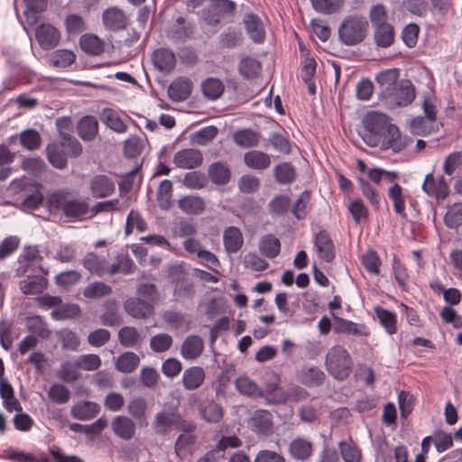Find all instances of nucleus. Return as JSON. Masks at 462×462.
<instances>
[{"instance_id":"nucleus-59","label":"nucleus","mask_w":462,"mask_h":462,"mask_svg":"<svg viewBox=\"0 0 462 462\" xmlns=\"http://www.w3.org/2000/svg\"><path fill=\"white\" fill-rule=\"evenodd\" d=\"M79 366L77 361L75 362H65L61 365L58 376L60 380L66 383H73L77 381L80 374L79 373Z\"/></svg>"},{"instance_id":"nucleus-13","label":"nucleus","mask_w":462,"mask_h":462,"mask_svg":"<svg viewBox=\"0 0 462 462\" xmlns=\"http://www.w3.org/2000/svg\"><path fill=\"white\" fill-rule=\"evenodd\" d=\"M207 172L209 180L215 185H226L232 179L231 167L224 161H217L209 164Z\"/></svg>"},{"instance_id":"nucleus-21","label":"nucleus","mask_w":462,"mask_h":462,"mask_svg":"<svg viewBox=\"0 0 462 462\" xmlns=\"http://www.w3.org/2000/svg\"><path fill=\"white\" fill-rule=\"evenodd\" d=\"M45 274L27 275V278L19 282L21 291L24 295H35L42 293L48 286Z\"/></svg>"},{"instance_id":"nucleus-61","label":"nucleus","mask_w":462,"mask_h":462,"mask_svg":"<svg viewBox=\"0 0 462 462\" xmlns=\"http://www.w3.org/2000/svg\"><path fill=\"white\" fill-rule=\"evenodd\" d=\"M20 143L27 150H37L41 146L42 139L34 129H27L20 134Z\"/></svg>"},{"instance_id":"nucleus-19","label":"nucleus","mask_w":462,"mask_h":462,"mask_svg":"<svg viewBox=\"0 0 462 462\" xmlns=\"http://www.w3.org/2000/svg\"><path fill=\"white\" fill-rule=\"evenodd\" d=\"M223 245L228 254L238 253L244 245V236L237 226H230L223 232Z\"/></svg>"},{"instance_id":"nucleus-58","label":"nucleus","mask_w":462,"mask_h":462,"mask_svg":"<svg viewBox=\"0 0 462 462\" xmlns=\"http://www.w3.org/2000/svg\"><path fill=\"white\" fill-rule=\"evenodd\" d=\"M336 329L341 333L352 334L355 336H368L365 325L357 324L350 320L340 319L337 324Z\"/></svg>"},{"instance_id":"nucleus-31","label":"nucleus","mask_w":462,"mask_h":462,"mask_svg":"<svg viewBox=\"0 0 462 462\" xmlns=\"http://www.w3.org/2000/svg\"><path fill=\"white\" fill-rule=\"evenodd\" d=\"M49 162L56 169L63 170L68 165L67 153L60 143H49L46 147Z\"/></svg>"},{"instance_id":"nucleus-41","label":"nucleus","mask_w":462,"mask_h":462,"mask_svg":"<svg viewBox=\"0 0 462 462\" xmlns=\"http://www.w3.org/2000/svg\"><path fill=\"white\" fill-rule=\"evenodd\" d=\"M193 33V27L190 23L186 24L185 18L180 16L168 32V37L173 41L183 42L189 38Z\"/></svg>"},{"instance_id":"nucleus-17","label":"nucleus","mask_w":462,"mask_h":462,"mask_svg":"<svg viewBox=\"0 0 462 462\" xmlns=\"http://www.w3.org/2000/svg\"><path fill=\"white\" fill-rule=\"evenodd\" d=\"M400 77L399 69H388L378 73L375 81L380 88V97L385 98L390 92L398 85L397 81Z\"/></svg>"},{"instance_id":"nucleus-9","label":"nucleus","mask_w":462,"mask_h":462,"mask_svg":"<svg viewBox=\"0 0 462 462\" xmlns=\"http://www.w3.org/2000/svg\"><path fill=\"white\" fill-rule=\"evenodd\" d=\"M314 245L318 255L326 263H331L336 257V249L334 242L329 233L323 229L316 234L314 237Z\"/></svg>"},{"instance_id":"nucleus-34","label":"nucleus","mask_w":462,"mask_h":462,"mask_svg":"<svg viewBox=\"0 0 462 462\" xmlns=\"http://www.w3.org/2000/svg\"><path fill=\"white\" fill-rule=\"evenodd\" d=\"M147 407V402L143 397H137L131 400L127 406L128 413L132 418L137 420L138 425L141 428L148 425L146 415Z\"/></svg>"},{"instance_id":"nucleus-38","label":"nucleus","mask_w":462,"mask_h":462,"mask_svg":"<svg viewBox=\"0 0 462 462\" xmlns=\"http://www.w3.org/2000/svg\"><path fill=\"white\" fill-rule=\"evenodd\" d=\"M260 137L258 132L252 129H242L234 134L233 140L240 147L251 148L258 145Z\"/></svg>"},{"instance_id":"nucleus-44","label":"nucleus","mask_w":462,"mask_h":462,"mask_svg":"<svg viewBox=\"0 0 462 462\" xmlns=\"http://www.w3.org/2000/svg\"><path fill=\"white\" fill-rule=\"evenodd\" d=\"M105 312L101 315V323L105 326H116L122 323L117 314V303L116 300L109 299L104 302Z\"/></svg>"},{"instance_id":"nucleus-57","label":"nucleus","mask_w":462,"mask_h":462,"mask_svg":"<svg viewBox=\"0 0 462 462\" xmlns=\"http://www.w3.org/2000/svg\"><path fill=\"white\" fill-rule=\"evenodd\" d=\"M236 10V4L232 0H212L209 6V14L214 16L233 14Z\"/></svg>"},{"instance_id":"nucleus-40","label":"nucleus","mask_w":462,"mask_h":462,"mask_svg":"<svg viewBox=\"0 0 462 462\" xmlns=\"http://www.w3.org/2000/svg\"><path fill=\"white\" fill-rule=\"evenodd\" d=\"M135 264L127 254L116 256V262L107 266L106 273L115 275L116 273L130 274L134 272Z\"/></svg>"},{"instance_id":"nucleus-16","label":"nucleus","mask_w":462,"mask_h":462,"mask_svg":"<svg viewBox=\"0 0 462 462\" xmlns=\"http://www.w3.org/2000/svg\"><path fill=\"white\" fill-rule=\"evenodd\" d=\"M125 312L135 319H145L153 313V305L140 298H129L124 303Z\"/></svg>"},{"instance_id":"nucleus-8","label":"nucleus","mask_w":462,"mask_h":462,"mask_svg":"<svg viewBox=\"0 0 462 462\" xmlns=\"http://www.w3.org/2000/svg\"><path fill=\"white\" fill-rule=\"evenodd\" d=\"M415 98V89L410 80L402 81L384 99L398 106H406Z\"/></svg>"},{"instance_id":"nucleus-14","label":"nucleus","mask_w":462,"mask_h":462,"mask_svg":"<svg viewBox=\"0 0 462 462\" xmlns=\"http://www.w3.org/2000/svg\"><path fill=\"white\" fill-rule=\"evenodd\" d=\"M204 340L198 335H189L182 342L180 355L186 360L198 359L204 351Z\"/></svg>"},{"instance_id":"nucleus-29","label":"nucleus","mask_w":462,"mask_h":462,"mask_svg":"<svg viewBox=\"0 0 462 462\" xmlns=\"http://www.w3.org/2000/svg\"><path fill=\"white\" fill-rule=\"evenodd\" d=\"M105 26L114 32L125 29L126 26V16L117 7H111L103 13Z\"/></svg>"},{"instance_id":"nucleus-20","label":"nucleus","mask_w":462,"mask_h":462,"mask_svg":"<svg viewBox=\"0 0 462 462\" xmlns=\"http://www.w3.org/2000/svg\"><path fill=\"white\" fill-rule=\"evenodd\" d=\"M152 63L160 71L170 73L176 66V57L171 50L161 48L153 51Z\"/></svg>"},{"instance_id":"nucleus-25","label":"nucleus","mask_w":462,"mask_h":462,"mask_svg":"<svg viewBox=\"0 0 462 462\" xmlns=\"http://www.w3.org/2000/svg\"><path fill=\"white\" fill-rule=\"evenodd\" d=\"M373 38L378 48H389L395 40V29L392 23L373 27Z\"/></svg>"},{"instance_id":"nucleus-27","label":"nucleus","mask_w":462,"mask_h":462,"mask_svg":"<svg viewBox=\"0 0 462 462\" xmlns=\"http://www.w3.org/2000/svg\"><path fill=\"white\" fill-rule=\"evenodd\" d=\"M77 132L83 141H93L98 134L97 119L93 116H83L77 125Z\"/></svg>"},{"instance_id":"nucleus-2","label":"nucleus","mask_w":462,"mask_h":462,"mask_svg":"<svg viewBox=\"0 0 462 462\" xmlns=\"http://www.w3.org/2000/svg\"><path fill=\"white\" fill-rule=\"evenodd\" d=\"M325 365L330 375L342 381L350 375L353 361L347 350L344 346L337 345L328 351Z\"/></svg>"},{"instance_id":"nucleus-52","label":"nucleus","mask_w":462,"mask_h":462,"mask_svg":"<svg viewBox=\"0 0 462 462\" xmlns=\"http://www.w3.org/2000/svg\"><path fill=\"white\" fill-rule=\"evenodd\" d=\"M338 448L345 462H361L362 452L352 440L339 442Z\"/></svg>"},{"instance_id":"nucleus-35","label":"nucleus","mask_w":462,"mask_h":462,"mask_svg":"<svg viewBox=\"0 0 462 462\" xmlns=\"http://www.w3.org/2000/svg\"><path fill=\"white\" fill-rule=\"evenodd\" d=\"M325 379V373L317 366L303 367L300 371V382L308 387H319Z\"/></svg>"},{"instance_id":"nucleus-23","label":"nucleus","mask_w":462,"mask_h":462,"mask_svg":"<svg viewBox=\"0 0 462 462\" xmlns=\"http://www.w3.org/2000/svg\"><path fill=\"white\" fill-rule=\"evenodd\" d=\"M273 425L272 414L265 410L256 411L250 419L252 430L265 436L272 433Z\"/></svg>"},{"instance_id":"nucleus-62","label":"nucleus","mask_w":462,"mask_h":462,"mask_svg":"<svg viewBox=\"0 0 462 462\" xmlns=\"http://www.w3.org/2000/svg\"><path fill=\"white\" fill-rule=\"evenodd\" d=\"M173 343L171 335L160 333L151 337L150 347L155 353H163L169 350Z\"/></svg>"},{"instance_id":"nucleus-5","label":"nucleus","mask_w":462,"mask_h":462,"mask_svg":"<svg viewBox=\"0 0 462 462\" xmlns=\"http://www.w3.org/2000/svg\"><path fill=\"white\" fill-rule=\"evenodd\" d=\"M152 428L160 435H166L171 428L187 433L196 430L194 423L183 419L177 411L158 412L154 417Z\"/></svg>"},{"instance_id":"nucleus-56","label":"nucleus","mask_w":462,"mask_h":462,"mask_svg":"<svg viewBox=\"0 0 462 462\" xmlns=\"http://www.w3.org/2000/svg\"><path fill=\"white\" fill-rule=\"evenodd\" d=\"M444 223L449 228H457L462 225V202L450 206L444 216Z\"/></svg>"},{"instance_id":"nucleus-47","label":"nucleus","mask_w":462,"mask_h":462,"mask_svg":"<svg viewBox=\"0 0 462 462\" xmlns=\"http://www.w3.org/2000/svg\"><path fill=\"white\" fill-rule=\"evenodd\" d=\"M140 364L139 356L134 352H125L120 355L116 362V368L122 373L134 372Z\"/></svg>"},{"instance_id":"nucleus-43","label":"nucleus","mask_w":462,"mask_h":462,"mask_svg":"<svg viewBox=\"0 0 462 462\" xmlns=\"http://www.w3.org/2000/svg\"><path fill=\"white\" fill-rule=\"evenodd\" d=\"M101 120L111 130L122 134L127 131V125L123 122L117 112L111 108H105L101 113Z\"/></svg>"},{"instance_id":"nucleus-46","label":"nucleus","mask_w":462,"mask_h":462,"mask_svg":"<svg viewBox=\"0 0 462 462\" xmlns=\"http://www.w3.org/2000/svg\"><path fill=\"white\" fill-rule=\"evenodd\" d=\"M376 317L378 318L381 325L390 334H395L397 331V318L396 314L382 307H376L374 309Z\"/></svg>"},{"instance_id":"nucleus-7","label":"nucleus","mask_w":462,"mask_h":462,"mask_svg":"<svg viewBox=\"0 0 462 462\" xmlns=\"http://www.w3.org/2000/svg\"><path fill=\"white\" fill-rule=\"evenodd\" d=\"M423 191L438 200H444L449 194V187L443 176L435 179L432 173L426 175L422 184Z\"/></svg>"},{"instance_id":"nucleus-53","label":"nucleus","mask_w":462,"mask_h":462,"mask_svg":"<svg viewBox=\"0 0 462 462\" xmlns=\"http://www.w3.org/2000/svg\"><path fill=\"white\" fill-rule=\"evenodd\" d=\"M388 196L389 199L393 202V208L395 213L402 217H405V199L402 194V188L398 183H394L389 189Z\"/></svg>"},{"instance_id":"nucleus-3","label":"nucleus","mask_w":462,"mask_h":462,"mask_svg":"<svg viewBox=\"0 0 462 462\" xmlns=\"http://www.w3.org/2000/svg\"><path fill=\"white\" fill-rule=\"evenodd\" d=\"M368 21L358 15H350L345 18L338 28V37L346 46H355L361 43L368 32Z\"/></svg>"},{"instance_id":"nucleus-11","label":"nucleus","mask_w":462,"mask_h":462,"mask_svg":"<svg viewBox=\"0 0 462 462\" xmlns=\"http://www.w3.org/2000/svg\"><path fill=\"white\" fill-rule=\"evenodd\" d=\"M35 38L43 50H51L59 44L60 33L53 25L42 23L36 28Z\"/></svg>"},{"instance_id":"nucleus-55","label":"nucleus","mask_w":462,"mask_h":462,"mask_svg":"<svg viewBox=\"0 0 462 462\" xmlns=\"http://www.w3.org/2000/svg\"><path fill=\"white\" fill-rule=\"evenodd\" d=\"M118 339L122 346L134 347L141 341V336L134 327H123L118 332Z\"/></svg>"},{"instance_id":"nucleus-12","label":"nucleus","mask_w":462,"mask_h":462,"mask_svg":"<svg viewBox=\"0 0 462 462\" xmlns=\"http://www.w3.org/2000/svg\"><path fill=\"white\" fill-rule=\"evenodd\" d=\"M203 162V154L198 149H182L173 157V163L180 169H195Z\"/></svg>"},{"instance_id":"nucleus-33","label":"nucleus","mask_w":462,"mask_h":462,"mask_svg":"<svg viewBox=\"0 0 462 462\" xmlns=\"http://www.w3.org/2000/svg\"><path fill=\"white\" fill-rule=\"evenodd\" d=\"M244 23L249 37L254 42H263L265 32L262 21L256 14L252 13L246 14Z\"/></svg>"},{"instance_id":"nucleus-22","label":"nucleus","mask_w":462,"mask_h":462,"mask_svg":"<svg viewBox=\"0 0 462 462\" xmlns=\"http://www.w3.org/2000/svg\"><path fill=\"white\" fill-rule=\"evenodd\" d=\"M206 373L201 366H190L182 374V385L187 391L199 389L205 382Z\"/></svg>"},{"instance_id":"nucleus-42","label":"nucleus","mask_w":462,"mask_h":462,"mask_svg":"<svg viewBox=\"0 0 462 462\" xmlns=\"http://www.w3.org/2000/svg\"><path fill=\"white\" fill-rule=\"evenodd\" d=\"M259 250L262 254L273 259L281 252V242L273 235H266L260 240Z\"/></svg>"},{"instance_id":"nucleus-1","label":"nucleus","mask_w":462,"mask_h":462,"mask_svg":"<svg viewBox=\"0 0 462 462\" xmlns=\"http://www.w3.org/2000/svg\"><path fill=\"white\" fill-rule=\"evenodd\" d=\"M46 205L51 213L61 211L69 219H81L89 212V204L69 189H58L50 194Z\"/></svg>"},{"instance_id":"nucleus-10","label":"nucleus","mask_w":462,"mask_h":462,"mask_svg":"<svg viewBox=\"0 0 462 462\" xmlns=\"http://www.w3.org/2000/svg\"><path fill=\"white\" fill-rule=\"evenodd\" d=\"M89 189L95 199L111 196L116 190L115 181L107 175H95L89 181Z\"/></svg>"},{"instance_id":"nucleus-51","label":"nucleus","mask_w":462,"mask_h":462,"mask_svg":"<svg viewBox=\"0 0 462 462\" xmlns=\"http://www.w3.org/2000/svg\"><path fill=\"white\" fill-rule=\"evenodd\" d=\"M111 293L112 287L103 282H94L86 286L83 291V296L91 300L101 299Z\"/></svg>"},{"instance_id":"nucleus-50","label":"nucleus","mask_w":462,"mask_h":462,"mask_svg":"<svg viewBox=\"0 0 462 462\" xmlns=\"http://www.w3.org/2000/svg\"><path fill=\"white\" fill-rule=\"evenodd\" d=\"M76 54L74 51L60 49L55 51L51 57V63L52 66L60 69H66L71 66L76 61Z\"/></svg>"},{"instance_id":"nucleus-36","label":"nucleus","mask_w":462,"mask_h":462,"mask_svg":"<svg viewBox=\"0 0 462 462\" xmlns=\"http://www.w3.org/2000/svg\"><path fill=\"white\" fill-rule=\"evenodd\" d=\"M178 206L181 211L188 215H200L206 208L203 199L194 195L183 197L178 201Z\"/></svg>"},{"instance_id":"nucleus-6","label":"nucleus","mask_w":462,"mask_h":462,"mask_svg":"<svg viewBox=\"0 0 462 462\" xmlns=\"http://www.w3.org/2000/svg\"><path fill=\"white\" fill-rule=\"evenodd\" d=\"M411 142V138L406 136L402 137L399 128L392 124L385 134L382 136V142L378 146H380L382 150H392L394 153H397L403 151Z\"/></svg>"},{"instance_id":"nucleus-15","label":"nucleus","mask_w":462,"mask_h":462,"mask_svg":"<svg viewBox=\"0 0 462 462\" xmlns=\"http://www.w3.org/2000/svg\"><path fill=\"white\" fill-rule=\"evenodd\" d=\"M111 429L114 434L121 439L130 440L136 433L134 421L127 416H116L111 422Z\"/></svg>"},{"instance_id":"nucleus-28","label":"nucleus","mask_w":462,"mask_h":462,"mask_svg":"<svg viewBox=\"0 0 462 462\" xmlns=\"http://www.w3.org/2000/svg\"><path fill=\"white\" fill-rule=\"evenodd\" d=\"M289 453L294 459L305 461L313 454V444L303 438H296L290 444Z\"/></svg>"},{"instance_id":"nucleus-39","label":"nucleus","mask_w":462,"mask_h":462,"mask_svg":"<svg viewBox=\"0 0 462 462\" xmlns=\"http://www.w3.org/2000/svg\"><path fill=\"white\" fill-rule=\"evenodd\" d=\"M81 50L93 56H98L104 52V42L94 34H84L80 37Z\"/></svg>"},{"instance_id":"nucleus-37","label":"nucleus","mask_w":462,"mask_h":462,"mask_svg":"<svg viewBox=\"0 0 462 462\" xmlns=\"http://www.w3.org/2000/svg\"><path fill=\"white\" fill-rule=\"evenodd\" d=\"M273 175L275 180L279 184H291L297 178V172L295 167L291 162H285L275 165L273 168Z\"/></svg>"},{"instance_id":"nucleus-54","label":"nucleus","mask_w":462,"mask_h":462,"mask_svg":"<svg viewBox=\"0 0 462 462\" xmlns=\"http://www.w3.org/2000/svg\"><path fill=\"white\" fill-rule=\"evenodd\" d=\"M80 308L78 304L61 303L58 308L51 311V318L56 320H64L78 317L80 314Z\"/></svg>"},{"instance_id":"nucleus-45","label":"nucleus","mask_w":462,"mask_h":462,"mask_svg":"<svg viewBox=\"0 0 462 462\" xmlns=\"http://www.w3.org/2000/svg\"><path fill=\"white\" fill-rule=\"evenodd\" d=\"M237 392L250 397L263 396L262 389L248 376H240L235 381Z\"/></svg>"},{"instance_id":"nucleus-26","label":"nucleus","mask_w":462,"mask_h":462,"mask_svg":"<svg viewBox=\"0 0 462 462\" xmlns=\"http://www.w3.org/2000/svg\"><path fill=\"white\" fill-rule=\"evenodd\" d=\"M81 263L91 274H95L98 277L106 274L107 261L105 256L89 252L84 256Z\"/></svg>"},{"instance_id":"nucleus-48","label":"nucleus","mask_w":462,"mask_h":462,"mask_svg":"<svg viewBox=\"0 0 462 462\" xmlns=\"http://www.w3.org/2000/svg\"><path fill=\"white\" fill-rule=\"evenodd\" d=\"M202 92L208 99L215 100L221 97L225 86L223 82L216 78H208L202 82Z\"/></svg>"},{"instance_id":"nucleus-64","label":"nucleus","mask_w":462,"mask_h":462,"mask_svg":"<svg viewBox=\"0 0 462 462\" xmlns=\"http://www.w3.org/2000/svg\"><path fill=\"white\" fill-rule=\"evenodd\" d=\"M207 183V176L200 171H189L184 175L183 185L190 189H203Z\"/></svg>"},{"instance_id":"nucleus-24","label":"nucleus","mask_w":462,"mask_h":462,"mask_svg":"<svg viewBox=\"0 0 462 462\" xmlns=\"http://www.w3.org/2000/svg\"><path fill=\"white\" fill-rule=\"evenodd\" d=\"M271 156L259 150H252L244 154V163L255 171H265L271 166Z\"/></svg>"},{"instance_id":"nucleus-18","label":"nucleus","mask_w":462,"mask_h":462,"mask_svg":"<svg viewBox=\"0 0 462 462\" xmlns=\"http://www.w3.org/2000/svg\"><path fill=\"white\" fill-rule=\"evenodd\" d=\"M192 88L193 83L189 78L179 77L171 83L168 94L173 101H184L190 96Z\"/></svg>"},{"instance_id":"nucleus-32","label":"nucleus","mask_w":462,"mask_h":462,"mask_svg":"<svg viewBox=\"0 0 462 462\" xmlns=\"http://www.w3.org/2000/svg\"><path fill=\"white\" fill-rule=\"evenodd\" d=\"M100 411L97 403L88 401L78 402L71 408V415L79 420H88L95 418Z\"/></svg>"},{"instance_id":"nucleus-60","label":"nucleus","mask_w":462,"mask_h":462,"mask_svg":"<svg viewBox=\"0 0 462 462\" xmlns=\"http://www.w3.org/2000/svg\"><path fill=\"white\" fill-rule=\"evenodd\" d=\"M243 34L241 31L228 28L219 36V42L222 47L233 49L242 43Z\"/></svg>"},{"instance_id":"nucleus-49","label":"nucleus","mask_w":462,"mask_h":462,"mask_svg":"<svg viewBox=\"0 0 462 462\" xmlns=\"http://www.w3.org/2000/svg\"><path fill=\"white\" fill-rule=\"evenodd\" d=\"M262 70V64L254 58L246 57L239 63L240 74L247 79L256 78Z\"/></svg>"},{"instance_id":"nucleus-4","label":"nucleus","mask_w":462,"mask_h":462,"mask_svg":"<svg viewBox=\"0 0 462 462\" xmlns=\"http://www.w3.org/2000/svg\"><path fill=\"white\" fill-rule=\"evenodd\" d=\"M364 129L360 133L364 142L370 147H376L382 142V136L385 134L387 129L392 125L387 116L371 112L367 114L364 120Z\"/></svg>"},{"instance_id":"nucleus-30","label":"nucleus","mask_w":462,"mask_h":462,"mask_svg":"<svg viewBox=\"0 0 462 462\" xmlns=\"http://www.w3.org/2000/svg\"><path fill=\"white\" fill-rule=\"evenodd\" d=\"M199 411L201 418L208 423H217L224 416L223 407L213 400L200 403Z\"/></svg>"},{"instance_id":"nucleus-63","label":"nucleus","mask_w":462,"mask_h":462,"mask_svg":"<svg viewBox=\"0 0 462 462\" xmlns=\"http://www.w3.org/2000/svg\"><path fill=\"white\" fill-rule=\"evenodd\" d=\"M218 129L214 125H209L199 129L191 135V141L199 145H206L217 135Z\"/></svg>"}]
</instances>
